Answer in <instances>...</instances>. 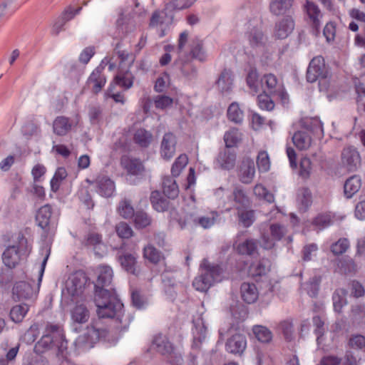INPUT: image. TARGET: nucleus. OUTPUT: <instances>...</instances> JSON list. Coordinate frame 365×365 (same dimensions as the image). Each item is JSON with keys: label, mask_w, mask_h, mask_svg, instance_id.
I'll return each instance as SVG.
<instances>
[{"label": "nucleus", "mask_w": 365, "mask_h": 365, "mask_svg": "<svg viewBox=\"0 0 365 365\" xmlns=\"http://www.w3.org/2000/svg\"><path fill=\"white\" fill-rule=\"evenodd\" d=\"M97 314L100 318H116L123 323V304L115 293L106 289L97 290L95 294Z\"/></svg>", "instance_id": "nucleus-1"}, {"label": "nucleus", "mask_w": 365, "mask_h": 365, "mask_svg": "<svg viewBox=\"0 0 365 365\" xmlns=\"http://www.w3.org/2000/svg\"><path fill=\"white\" fill-rule=\"evenodd\" d=\"M46 255L38 268L37 282L35 283L34 280L31 281H19L16 282L12 289V297L16 301L21 300H33L36 299L42 277L45 271L47 260L50 255V250L46 249Z\"/></svg>", "instance_id": "nucleus-2"}, {"label": "nucleus", "mask_w": 365, "mask_h": 365, "mask_svg": "<svg viewBox=\"0 0 365 365\" xmlns=\"http://www.w3.org/2000/svg\"><path fill=\"white\" fill-rule=\"evenodd\" d=\"M223 272L218 265L210 264L207 259H203L200 267V274L195 277L192 286L195 290L206 292L215 283L223 279Z\"/></svg>", "instance_id": "nucleus-3"}, {"label": "nucleus", "mask_w": 365, "mask_h": 365, "mask_svg": "<svg viewBox=\"0 0 365 365\" xmlns=\"http://www.w3.org/2000/svg\"><path fill=\"white\" fill-rule=\"evenodd\" d=\"M304 129L296 132L292 141L296 148L300 150L309 149L312 143V138L309 133L320 135L323 133V125L317 118H306L303 123Z\"/></svg>", "instance_id": "nucleus-4"}, {"label": "nucleus", "mask_w": 365, "mask_h": 365, "mask_svg": "<svg viewBox=\"0 0 365 365\" xmlns=\"http://www.w3.org/2000/svg\"><path fill=\"white\" fill-rule=\"evenodd\" d=\"M31 252V247L27 240L21 237L19 239L17 245H11L6 247L2 255L4 264L9 268L15 267L21 259L29 255Z\"/></svg>", "instance_id": "nucleus-5"}, {"label": "nucleus", "mask_w": 365, "mask_h": 365, "mask_svg": "<svg viewBox=\"0 0 365 365\" xmlns=\"http://www.w3.org/2000/svg\"><path fill=\"white\" fill-rule=\"evenodd\" d=\"M219 217L218 212L211 211L202 215L187 214L180 217L178 224L181 229L200 227L203 229H210L217 222Z\"/></svg>", "instance_id": "nucleus-6"}, {"label": "nucleus", "mask_w": 365, "mask_h": 365, "mask_svg": "<svg viewBox=\"0 0 365 365\" xmlns=\"http://www.w3.org/2000/svg\"><path fill=\"white\" fill-rule=\"evenodd\" d=\"M329 72L325 66L324 60L322 56L314 57L307 69V78L309 82L313 83L319 81L320 90H326L327 87L323 83H327Z\"/></svg>", "instance_id": "nucleus-7"}, {"label": "nucleus", "mask_w": 365, "mask_h": 365, "mask_svg": "<svg viewBox=\"0 0 365 365\" xmlns=\"http://www.w3.org/2000/svg\"><path fill=\"white\" fill-rule=\"evenodd\" d=\"M107 334L106 329L96 326L88 327L86 332L78 336L74 341L76 350H86L92 348L98 340L106 339Z\"/></svg>", "instance_id": "nucleus-8"}, {"label": "nucleus", "mask_w": 365, "mask_h": 365, "mask_svg": "<svg viewBox=\"0 0 365 365\" xmlns=\"http://www.w3.org/2000/svg\"><path fill=\"white\" fill-rule=\"evenodd\" d=\"M174 19V14L168 9V6L165 5L163 9L156 10L153 13L150 26L158 29L160 32L159 36L163 37L173 24Z\"/></svg>", "instance_id": "nucleus-9"}, {"label": "nucleus", "mask_w": 365, "mask_h": 365, "mask_svg": "<svg viewBox=\"0 0 365 365\" xmlns=\"http://www.w3.org/2000/svg\"><path fill=\"white\" fill-rule=\"evenodd\" d=\"M48 330L55 334L56 347L58 350L57 356L60 361L59 365H73L71 360L68 358L67 341L65 340L58 325L48 324Z\"/></svg>", "instance_id": "nucleus-10"}, {"label": "nucleus", "mask_w": 365, "mask_h": 365, "mask_svg": "<svg viewBox=\"0 0 365 365\" xmlns=\"http://www.w3.org/2000/svg\"><path fill=\"white\" fill-rule=\"evenodd\" d=\"M261 92L269 93L274 96H278L281 98L283 103H285L288 99L287 93L283 91L277 77L272 73L264 74L262 76Z\"/></svg>", "instance_id": "nucleus-11"}, {"label": "nucleus", "mask_w": 365, "mask_h": 365, "mask_svg": "<svg viewBox=\"0 0 365 365\" xmlns=\"http://www.w3.org/2000/svg\"><path fill=\"white\" fill-rule=\"evenodd\" d=\"M341 164L348 171L357 170L361 164V158L358 150L352 145L344 148L341 154Z\"/></svg>", "instance_id": "nucleus-12"}, {"label": "nucleus", "mask_w": 365, "mask_h": 365, "mask_svg": "<svg viewBox=\"0 0 365 365\" xmlns=\"http://www.w3.org/2000/svg\"><path fill=\"white\" fill-rule=\"evenodd\" d=\"M192 334V348L195 349H200L202 344L205 343L208 338V330L204 319L201 317H198L193 319Z\"/></svg>", "instance_id": "nucleus-13"}, {"label": "nucleus", "mask_w": 365, "mask_h": 365, "mask_svg": "<svg viewBox=\"0 0 365 365\" xmlns=\"http://www.w3.org/2000/svg\"><path fill=\"white\" fill-rule=\"evenodd\" d=\"M78 123L79 117L78 115L71 118L66 116H58L53 121V132L58 136H65L73 128L76 127Z\"/></svg>", "instance_id": "nucleus-14"}, {"label": "nucleus", "mask_w": 365, "mask_h": 365, "mask_svg": "<svg viewBox=\"0 0 365 365\" xmlns=\"http://www.w3.org/2000/svg\"><path fill=\"white\" fill-rule=\"evenodd\" d=\"M87 282L86 274L82 271H77L72 274L66 283V289L71 296H78L82 293Z\"/></svg>", "instance_id": "nucleus-15"}, {"label": "nucleus", "mask_w": 365, "mask_h": 365, "mask_svg": "<svg viewBox=\"0 0 365 365\" xmlns=\"http://www.w3.org/2000/svg\"><path fill=\"white\" fill-rule=\"evenodd\" d=\"M247 31L245 34L250 45L253 48L263 50L267 43V38L264 35L260 27L250 22L247 28Z\"/></svg>", "instance_id": "nucleus-16"}, {"label": "nucleus", "mask_w": 365, "mask_h": 365, "mask_svg": "<svg viewBox=\"0 0 365 365\" xmlns=\"http://www.w3.org/2000/svg\"><path fill=\"white\" fill-rule=\"evenodd\" d=\"M245 71L247 73L246 83L250 91L254 94L261 92L262 78L259 79V74L255 66L248 63L245 68Z\"/></svg>", "instance_id": "nucleus-17"}, {"label": "nucleus", "mask_w": 365, "mask_h": 365, "mask_svg": "<svg viewBox=\"0 0 365 365\" xmlns=\"http://www.w3.org/2000/svg\"><path fill=\"white\" fill-rule=\"evenodd\" d=\"M255 175V166L254 161L250 158L242 160L238 170V177L242 183H250Z\"/></svg>", "instance_id": "nucleus-18"}, {"label": "nucleus", "mask_w": 365, "mask_h": 365, "mask_svg": "<svg viewBox=\"0 0 365 365\" xmlns=\"http://www.w3.org/2000/svg\"><path fill=\"white\" fill-rule=\"evenodd\" d=\"M176 143V138L173 133H168L163 135L160 145V155L163 158L170 160L173 157Z\"/></svg>", "instance_id": "nucleus-19"}, {"label": "nucleus", "mask_w": 365, "mask_h": 365, "mask_svg": "<svg viewBox=\"0 0 365 365\" xmlns=\"http://www.w3.org/2000/svg\"><path fill=\"white\" fill-rule=\"evenodd\" d=\"M304 9L308 19V22L316 29L318 30L321 26L322 12L317 5L314 3L307 1Z\"/></svg>", "instance_id": "nucleus-20"}, {"label": "nucleus", "mask_w": 365, "mask_h": 365, "mask_svg": "<svg viewBox=\"0 0 365 365\" xmlns=\"http://www.w3.org/2000/svg\"><path fill=\"white\" fill-rule=\"evenodd\" d=\"M96 274L97 276L96 292L110 284L113 277V272L110 267L101 265L96 268Z\"/></svg>", "instance_id": "nucleus-21"}, {"label": "nucleus", "mask_w": 365, "mask_h": 365, "mask_svg": "<svg viewBox=\"0 0 365 365\" xmlns=\"http://www.w3.org/2000/svg\"><path fill=\"white\" fill-rule=\"evenodd\" d=\"M96 192L102 197H111L115 190V183L106 176H99L96 180Z\"/></svg>", "instance_id": "nucleus-22"}, {"label": "nucleus", "mask_w": 365, "mask_h": 365, "mask_svg": "<svg viewBox=\"0 0 365 365\" xmlns=\"http://www.w3.org/2000/svg\"><path fill=\"white\" fill-rule=\"evenodd\" d=\"M121 165L129 175L141 176L145 168L143 163L138 159L124 156L121 158Z\"/></svg>", "instance_id": "nucleus-23"}, {"label": "nucleus", "mask_w": 365, "mask_h": 365, "mask_svg": "<svg viewBox=\"0 0 365 365\" xmlns=\"http://www.w3.org/2000/svg\"><path fill=\"white\" fill-rule=\"evenodd\" d=\"M234 249L242 255H252L257 250V241L252 238L244 240H237L234 244Z\"/></svg>", "instance_id": "nucleus-24"}, {"label": "nucleus", "mask_w": 365, "mask_h": 365, "mask_svg": "<svg viewBox=\"0 0 365 365\" xmlns=\"http://www.w3.org/2000/svg\"><path fill=\"white\" fill-rule=\"evenodd\" d=\"M294 28V20L290 16H287L276 24L274 36L278 38H286L292 32Z\"/></svg>", "instance_id": "nucleus-25"}, {"label": "nucleus", "mask_w": 365, "mask_h": 365, "mask_svg": "<svg viewBox=\"0 0 365 365\" xmlns=\"http://www.w3.org/2000/svg\"><path fill=\"white\" fill-rule=\"evenodd\" d=\"M150 349L160 353L162 355L170 354L173 351V346L165 336L158 334L152 341Z\"/></svg>", "instance_id": "nucleus-26"}, {"label": "nucleus", "mask_w": 365, "mask_h": 365, "mask_svg": "<svg viewBox=\"0 0 365 365\" xmlns=\"http://www.w3.org/2000/svg\"><path fill=\"white\" fill-rule=\"evenodd\" d=\"M245 336L240 334H234L226 343V350L232 354H241L246 348Z\"/></svg>", "instance_id": "nucleus-27"}, {"label": "nucleus", "mask_w": 365, "mask_h": 365, "mask_svg": "<svg viewBox=\"0 0 365 365\" xmlns=\"http://www.w3.org/2000/svg\"><path fill=\"white\" fill-rule=\"evenodd\" d=\"M103 68H96L90 75L88 79V84L94 93H98L105 86L106 82V76L102 73Z\"/></svg>", "instance_id": "nucleus-28"}, {"label": "nucleus", "mask_w": 365, "mask_h": 365, "mask_svg": "<svg viewBox=\"0 0 365 365\" xmlns=\"http://www.w3.org/2000/svg\"><path fill=\"white\" fill-rule=\"evenodd\" d=\"M236 155L228 150L220 152L216 159V165L223 170H231L235 165Z\"/></svg>", "instance_id": "nucleus-29"}, {"label": "nucleus", "mask_w": 365, "mask_h": 365, "mask_svg": "<svg viewBox=\"0 0 365 365\" xmlns=\"http://www.w3.org/2000/svg\"><path fill=\"white\" fill-rule=\"evenodd\" d=\"M294 0H272L269 3V11L275 16H282L289 11Z\"/></svg>", "instance_id": "nucleus-30"}, {"label": "nucleus", "mask_w": 365, "mask_h": 365, "mask_svg": "<svg viewBox=\"0 0 365 365\" xmlns=\"http://www.w3.org/2000/svg\"><path fill=\"white\" fill-rule=\"evenodd\" d=\"M121 267L127 272L137 275L139 270L137 266V256L133 254L126 253L118 257Z\"/></svg>", "instance_id": "nucleus-31"}, {"label": "nucleus", "mask_w": 365, "mask_h": 365, "mask_svg": "<svg viewBox=\"0 0 365 365\" xmlns=\"http://www.w3.org/2000/svg\"><path fill=\"white\" fill-rule=\"evenodd\" d=\"M240 289L242 298L246 303L252 304L258 299L259 292L255 284L245 282Z\"/></svg>", "instance_id": "nucleus-32"}, {"label": "nucleus", "mask_w": 365, "mask_h": 365, "mask_svg": "<svg viewBox=\"0 0 365 365\" xmlns=\"http://www.w3.org/2000/svg\"><path fill=\"white\" fill-rule=\"evenodd\" d=\"M270 269V262L268 259H262L253 262L249 267L248 274L253 277H261L267 274Z\"/></svg>", "instance_id": "nucleus-33"}, {"label": "nucleus", "mask_w": 365, "mask_h": 365, "mask_svg": "<svg viewBox=\"0 0 365 365\" xmlns=\"http://www.w3.org/2000/svg\"><path fill=\"white\" fill-rule=\"evenodd\" d=\"M71 319L78 324L86 323L90 317L89 311L83 304H77L71 310Z\"/></svg>", "instance_id": "nucleus-34"}, {"label": "nucleus", "mask_w": 365, "mask_h": 365, "mask_svg": "<svg viewBox=\"0 0 365 365\" xmlns=\"http://www.w3.org/2000/svg\"><path fill=\"white\" fill-rule=\"evenodd\" d=\"M361 180L358 175L348 178L344 183V194L347 198L352 197L361 188Z\"/></svg>", "instance_id": "nucleus-35"}, {"label": "nucleus", "mask_w": 365, "mask_h": 365, "mask_svg": "<svg viewBox=\"0 0 365 365\" xmlns=\"http://www.w3.org/2000/svg\"><path fill=\"white\" fill-rule=\"evenodd\" d=\"M52 215L51 207L49 205H45L41 207L36 213V220L39 227L42 229L46 228L51 220Z\"/></svg>", "instance_id": "nucleus-36"}, {"label": "nucleus", "mask_w": 365, "mask_h": 365, "mask_svg": "<svg viewBox=\"0 0 365 365\" xmlns=\"http://www.w3.org/2000/svg\"><path fill=\"white\" fill-rule=\"evenodd\" d=\"M232 72L228 70H224L216 81L217 88L222 93L230 91L232 87Z\"/></svg>", "instance_id": "nucleus-37"}, {"label": "nucleus", "mask_w": 365, "mask_h": 365, "mask_svg": "<svg viewBox=\"0 0 365 365\" xmlns=\"http://www.w3.org/2000/svg\"><path fill=\"white\" fill-rule=\"evenodd\" d=\"M252 331L257 339L262 343L268 344L272 340V332L267 327L255 325Z\"/></svg>", "instance_id": "nucleus-38"}, {"label": "nucleus", "mask_w": 365, "mask_h": 365, "mask_svg": "<svg viewBox=\"0 0 365 365\" xmlns=\"http://www.w3.org/2000/svg\"><path fill=\"white\" fill-rule=\"evenodd\" d=\"M298 208L302 211H306L312 205V193L307 188L299 190L297 199Z\"/></svg>", "instance_id": "nucleus-39"}, {"label": "nucleus", "mask_w": 365, "mask_h": 365, "mask_svg": "<svg viewBox=\"0 0 365 365\" xmlns=\"http://www.w3.org/2000/svg\"><path fill=\"white\" fill-rule=\"evenodd\" d=\"M190 53L193 58L200 61H205L207 58V51L203 46V42L198 38L193 40Z\"/></svg>", "instance_id": "nucleus-40"}, {"label": "nucleus", "mask_w": 365, "mask_h": 365, "mask_svg": "<svg viewBox=\"0 0 365 365\" xmlns=\"http://www.w3.org/2000/svg\"><path fill=\"white\" fill-rule=\"evenodd\" d=\"M29 310V307L27 304L14 306L10 310V319L15 323H20L24 319Z\"/></svg>", "instance_id": "nucleus-41"}, {"label": "nucleus", "mask_w": 365, "mask_h": 365, "mask_svg": "<svg viewBox=\"0 0 365 365\" xmlns=\"http://www.w3.org/2000/svg\"><path fill=\"white\" fill-rule=\"evenodd\" d=\"M163 189L164 194L169 198L174 199L178 196V186L175 180L170 177L163 178Z\"/></svg>", "instance_id": "nucleus-42"}, {"label": "nucleus", "mask_w": 365, "mask_h": 365, "mask_svg": "<svg viewBox=\"0 0 365 365\" xmlns=\"http://www.w3.org/2000/svg\"><path fill=\"white\" fill-rule=\"evenodd\" d=\"M134 141L139 146L148 147L153 140V135L148 130L140 128L135 130L133 136Z\"/></svg>", "instance_id": "nucleus-43"}, {"label": "nucleus", "mask_w": 365, "mask_h": 365, "mask_svg": "<svg viewBox=\"0 0 365 365\" xmlns=\"http://www.w3.org/2000/svg\"><path fill=\"white\" fill-rule=\"evenodd\" d=\"M232 199V206L237 210L249 206V200L243 190L240 189L236 188L233 191Z\"/></svg>", "instance_id": "nucleus-44"}, {"label": "nucleus", "mask_w": 365, "mask_h": 365, "mask_svg": "<svg viewBox=\"0 0 365 365\" xmlns=\"http://www.w3.org/2000/svg\"><path fill=\"white\" fill-rule=\"evenodd\" d=\"M196 0H170L165 5L173 14L191 7Z\"/></svg>", "instance_id": "nucleus-45"}, {"label": "nucleus", "mask_w": 365, "mask_h": 365, "mask_svg": "<svg viewBox=\"0 0 365 365\" xmlns=\"http://www.w3.org/2000/svg\"><path fill=\"white\" fill-rule=\"evenodd\" d=\"M239 222L245 227H250L255 222L253 210L242 208L237 210Z\"/></svg>", "instance_id": "nucleus-46"}, {"label": "nucleus", "mask_w": 365, "mask_h": 365, "mask_svg": "<svg viewBox=\"0 0 365 365\" xmlns=\"http://www.w3.org/2000/svg\"><path fill=\"white\" fill-rule=\"evenodd\" d=\"M150 202L153 207L158 212L165 211L168 205V201L163 199L160 192L157 190L151 192Z\"/></svg>", "instance_id": "nucleus-47"}, {"label": "nucleus", "mask_w": 365, "mask_h": 365, "mask_svg": "<svg viewBox=\"0 0 365 365\" xmlns=\"http://www.w3.org/2000/svg\"><path fill=\"white\" fill-rule=\"evenodd\" d=\"M143 257L153 264L160 262L163 258L161 252L150 245L144 247Z\"/></svg>", "instance_id": "nucleus-48"}, {"label": "nucleus", "mask_w": 365, "mask_h": 365, "mask_svg": "<svg viewBox=\"0 0 365 365\" xmlns=\"http://www.w3.org/2000/svg\"><path fill=\"white\" fill-rule=\"evenodd\" d=\"M227 117L230 120L239 123H241L244 118V112L240 108L237 103H232L227 109Z\"/></svg>", "instance_id": "nucleus-49"}, {"label": "nucleus", "mask_w": 365, "mask_h": 365, "mask_svg": "<svg viewBox=\"0 0 365 365\" xmlns=\"http://www.w3.org/2000/svg\"><path fill=\"white\" fill-rule=\"evenodd\" d=\"M67 177V172L64 168H58L51 180V188L53 192H57L61 182Z\"/></svg>", "instance_id": "nucleus-50"}, {"label": "nucleus", "mask_w": 365, "mask_h": 365, "mask_svg": "<svg viewBox=\"0 0 365 365\" xmlns=\"http://www.w3.org/2000/svg\"><path fill=\"white\" fill-rule=\"evenodd\" d=\"M241 133L237 128H232L227 131L224 135V140L227 148L236 145L241 140Z\"/></svg>", "instance_id": "nucleus-51"}, {"label": "nucleus", "mask_w": 365, "mask_h": 365, "mask_svg": "<svg viewBox=\"0 0 365 365\" xmlns=\"http://www.w3.org/2000/svg\"><path fill=\"white\" fill-rule=\"evenodd\" d=\"M346 292L344 289H339L333 294V305L336 312H340L342 307L346 304Z\"/></svg>", "instance_id": "nucleus-52"}, {"label": "nucleus", "mask_w": 365, "mask_h": 365, "mask_svg": "<svg viewBox=\"0 0 365 365\" xmlns=\"http://www.w3.org/2000/svg\"><path fill=\"white\" fill-rule=\"evenodd\" d=\"M257 165L259 172L265 173L270 169L271 163L268 153L262 150L257 157Z\"/></svg>", "instance_id": "nucleus-53"}, {"label": "nucleus", "mask_w": 365, "mask_h": 365, "mask_svg": "<svg viewBox=\"0 0 365 365\" xmlns=\"http://www.w3.org/2000/svg\"><path fill=\"white\" fill-rule=\"evenodd\" d=\"M115 84H118L120 86L128 89L132 87L133 83V76L129 71H126L123 74H118L115 78Z\"/></svg>", "instance_id": "nucleus-54"}, {"label": "nucleus", "mask_w": 365, "mask_h": 365, "mask_svg": "<svg viewBox=\"0 0 365 365\" xmlns=\"http://www.w3.org/2000/svg\"><path fill=\"white\" fill-rule=\"evenodd\" d=\"M188 163V158L186 155H180L175 160L172 168L171 173L174 177H178L181 173L182 170L185 168Z\"/></svg>", "instance_id": "nucleus-55"}, {"label": "nucleus", "mask_w": 365, "mask_h": 365, "mask_svg": "<svg viewBox=\"0 0 365 365\" xmlns=\"http://www.w3.org/2000/svg\"><path fill=\"white\" fill-rule=\"evenodd\" d=\"M254 194L259 199H263L269 203L274 200V195L262 184H257L254 187Z\"/></svg>", "instance_id": "nucleus-56"}, {"label": "nucleus", "mask_w": 365, "mask_h": 365, "mask_svg": "<svg viewBox=\"0 0 365 365\" xmlns=\"http://www.w3.org/2000/svg\"><path fill=\"white\" fill-rule=\"evenodd\" d=\"M118 212L123 218H130L134 215V210L130 202L127 200H123L119 203Z\"/></svg>", "instance_id": "nucleus-57"}, {"label": "nucleus", "mask_w": 365, "mask_h": 365, "mask_svg": "<svg viewBox=\"0 0 365 365\" xmlns=\"http://www.w3.org/2000/svg\"><path fill=\"white\" fill-rule=\"evenodd\" d=\"M332 223L331 216L328 214L319 215L316 217L313 222L312 225L317 230H323Z\"/></svg>", "instance_id": "nucleus-58"}, {"label": "nucleus", "mask_w": 365, "mask_h": 365, "mask_svg": "<svg viewBox=\"0 0 365 365\" xmlns=\"http://www.w3.org/2000/svg\"><path fill=\"white\" fill-rule=\"evenodd\" d=\"M269 93H263L258 96L257 103L262 110H272L274 107L273 100Z\"/></svg>", "instance_id": "nucleus-59"}, {"label": "nucleus", "mask_w": 365, "mask_h": 365, "mask_svg": "<svg viewBox=\"0 0 365 365\" xmlns=\"http://www.w3.org/2000/svg\"><path fill=\"white\" fill-rule=\"evenodd\" d=\"M312 171V164L311 160L307 157H304L301 159L299 164V175L304 178L307 179L309 178Z\"/></svg>", "instance_id": "nucleus-60"}, {"label": "nucleus", "mask_w": 365, "mask_h": 365, "mask_svg": "<svg viewBox=\"0 0 365 365\" xmlns=\"http://www.w3.org/2000/svg\"><path fill=\"white\" fill-rule=\"evenodd\" d=\"M55 342V334L50 332L48 330V326L46 327V334H44L40 341L38 342V346H41L44 349H52L56 345Z\"/></svg>", "instance_id": "nucleus-61"}, {"label": "nucleus", "mask_w": 365, "mask_h": 365, "mask_svg": "<svg viewBox=\"0 0 365 365\" xmlns=\"http://www.w3.org/2000/svg\"><path fill=\"white\" fill-rule=\"evenodd\" d=\"M133 216L135 225L138 228L145 227L151 222L150 218L144 212H137Z\"/></svg>", "instance_id": "nucleus-62"}, {"label": "nucleus", "mask_w": 365, "mask_h": 365, "mask_svg": "<svg viewBox=\"0 0 365 365\" xmlns=\"http://www.w3.org/2000/svg\"><path fill=\"white\" fill-rule=\"evenodd\" d=\"M349 247V242L348 240L341 238L331 245V250L334 255H338L344 253Z\"/></svg>", "instance_id": "nucleus-63"}, {"label": "nucleus", "mask_w": 365, "mask_h": 365, "mask_svg": "<svg viewBox=\"0 0 365 365\" xmlns=\"http://www.w3.org/2000/svg\"><path fill=\"white\" fill-rule=\"evenodd\" d=\"M349 344L352 349L365 351V336L361 334L352 335L349 339Z\"/></svg>", "instance_id": "nucleus-64"}]
</instances>
